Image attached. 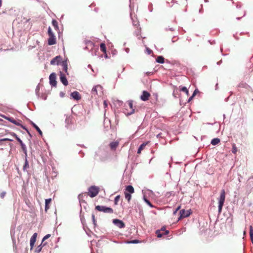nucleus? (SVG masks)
<instances>
[{"label": "nucleus", "instance_id": "7", "mask_svg": "<svg viewBox=\"0 0 253 253\" xmlns=\"http://www.w3.org/2000/svg\"><path fill=\"white\" fill-rule=\"evenodd\" d=\"M113 223L120 228H123L125 227V223L122 220L118 219H114Z\"/></svg>", "mask_w": 253, "mask_h": 253}, {"label": "nucleus", "instance_id": "14", "mask_svg": "<svg viewBox=\"0 0 253 253\" xmlns=\"http://www.w3.org/2000/svg\"><path fill=\"white\" fill-rule=\"evenodd\" d=\"M37 233H34L30 239L31 249H32L36 241Z\"/></svg>", "mask_w": 253, "mask_h": 253}, {"label": "nucleus", "instance_id": "33", "mask_svg": "<svg viewBox=\"0 0 253 253\" xmlns=\"http://www.w3.org/2000/svg\"><path fill=\"white\" fill-rule=\"evenodd\" d=\"M21 146V148H22L23 151L25 153L26 156H27V148H26V145L24 144L22 145Z\"/></svg>", "mask_w": 253, "mask_h": 253}, {"label": "nucleus", "instance_id": "6", "mask_svg": "<svg viewBox=\"0 0 253 253\" xmlns=\"http://www.w3.org/2000/svg\"><path fill=\"white\" fill-rule=\"evenodd\" d=\"M169 233V231L166 229L165 227H163L161 229L158 230L156 231V233L158 238L162 237L164 235H167Z\"/></svg>", "mask_w": 253, "mask_h": 253}, {"label": "nucleus", "instance_id": "19", "mask_svg": "<svg viewBox=\"0 0 253 253\" xmlns=\"http://www.w3.org/2000/svg\"><path fill=\"white\" fill-rule=\"evenodd\" d=\"M136 28V31H135V35L137 36H140L141 34V28L139 27V24L137 23L136 24H134Z\"/></svg>", "mask_w": 253, "mask_h": 253}, {"label": "nucleus", "instance_id": "17", "mask_svg": "<svg viewBox=\"0 0 253 253\" xmlns=\"http://www.w3.org/2000/svg\"><path fill=\"white\" fill-rule=\"evenodd\" d=\"M149 142H145L142 143L139 147L138 151H137V154H140L141 153V151L144 149L145 146L148 144Z\"/></svg>", "mask_w": 253, "mask_h": 253}, {"label": "nucleus", "instance_id": "42", "mask_svg": "<svg viewBox=\"0 0 253 253\" xmlns=\"http://www.w3.org/2000/svg\"><path fill=\"white\" fill-rule=\"evenodd\" d=\"M6 195L5 192H2L0 194V197L1 198H3Z\"/></svg>", "mask_w": 253, "mask_h": 253}, {"label": "nucleus", "instance_id": "27", "mask_svg": "<svg viewBox=\"0 0 253 253\" xmlns=\"http://www.w3.org/2000/svg\"><path fill=\"white\" fill-rule=\"evenodd\" d=\"M32 125L33 126V127L34 128H35V129L39 132L40 134L42 135V131H41L40 128L35 124H34L33 122L32 123Z\"/></svg>", "mask_w": 253, "mask_h": 253}, {"label": "nucleus", "instance_id": "23", "mask_svg": "<svg viewBox=\"0 0 253 253\" xmlns=\"http://www.w3.org/2000/svg\"><path fill=\"white\" fill-rule=\"evenodd\" d=\"M46 245V243H41L40 245L36 249V252L39 253L42 250V247Z\"/></svg>", "mask_w": 253, "mask_h": 253}, {"label": "nucleus", "instance_id": "25", "mask_svg": "<svg viewBox=\"0 0 253 253\" xmlns=\"http://www.w3.org/2000/svg\"><path fill=\"white\" fill-rule=\"evenodd\" d=\"M220 140L219 138H215L213 139L211 141V144L213 145L218 144L220 142Z\"/></svg>", "mask_w": 253, "mask_h": 253}, {"label": "nucleus", "instance_id": "31", "mask_svg": "<svg viewBox=\"0 0 253 253\" xmlns=\"http://www.w3.org/2000/svg\"><path fill=\"white\" fill-rule=\"evenodd\" d=\"M238 151V149H237V148L236 146V144L233 143L232 144V152L233 153V154H236L237 152Z\"/></svg>", "mask_w": 253, "mask_h": 253}, {"label": "nucleus", "instance_id": "34", "mask_svg": "<svg viewBox=\"0 0 253 253\" xmlns=\"http://www.w3.org/2000/svg\"><path fill=\"white\" fill-rule=\"evenodd\" d=\"M120 195H118L115 197V200H114V204L115 205H117L118 204V202L120 200Z\"/></svg>", "mask_w": 253, "mask_h": 253}, {"label": "nucleus", "instance_id": "13", "mask_svg": "<svg viewBox=\"0 0 253 253\" xmlns=\"http://www.w3.org/2000/svg\"><path fill=\"white\" fill-rule=\"evenodd\" d=\"M71 96L75 100H79L81 99V95L79 92L75 91L71 93Z\"/></svg>", "mask_w": 253, "mask_h": 253}, {"label": "nucleus", "instance_id": "51", "mask_svg": "<svg viewBox=\"0 0 253 253\" xmlns=\"http://www.w3.org/2000/svg\"><path fill=\"white\" fill-rule=\"evenodd\" d=\"M19 143H20V145H21V146L22 145L24 144V143H23L22 141H21Z\"/></svg>", "mask_w": 253, "mask_h": 253}, {"label": "nucleus", "instance_id": "50", "mask_svg": "<svg viewBox=\"0 0 253 253\" xmlns=\"http://www.w3.org/2000/svg\"><path fill=\"white\" fill-rule=\"evenodd\" d=\"M108 56H107V53H105V58H108Z\"/></svg>", "mask_w": 253, "mask_h": 253}, {"label": "nucleus", "instance_id": "21", "mask_svg": "<svg viewBox=\"0 0 253 253\" xmlns=\"http://www.w3.org/2000/svg\"><path fill=\"white\" fill-rule=\"evenodd\" d=\"M87 196V194L86 193H81L78 196V199L80 201V202H84V196Z\"/></svg>", "mask_w": 253, "mask_h": 253}, {"label": "nucleus", "instance_id": "30", "mask_svg": "<svg viewBox=\"0 0 253 253\" xmlns=\"http://www.w3.org/2000/svg\"><path fill=\"white\" fill-rule=\"evenodd\" d=\"M52 24L56 30L58 29V22L56 20H53L52 21Z\"/></svg>", "mask_w": 253, "mask_h": 253}, {"label": "nucleus", "instance_id": "28", "mask_svg": "<svg viewBox=\"0 0 253 253\" xmlns=\"http://www.w3.org/2000/svg\"><path fill=\"white\" fill-rule=\"evenodd\" d=\"M250 235L251 237V241L253 243V228L252 226L250 227Z\"/></svg>", "mask_w": 253, "mask_h": 253}, {"label": "nucleus", "instance_id": "43", "mask_svg": "<svg viewBox=\"0 0 253 253\" xmlns=\"http://www.w3.org/2000/svg\"><path fill=\"white\" fill-rule=\"evenodd\" d=\"M1 141H12V139H9V138H3V139H1Z\"/></svg>", "mask_w": 253, "mask_h": 253}, {"label": "nucleus", "instance_id": "10", "mask_svg": "<svg viewBox=\"0 0 253 253\" xmlns=\"http://www.w3.org/2000/svg\"><path fill=\"white\" fill-rule=\"evenodd\" d=\"M150 97V94L147 91L144 90L142 95L140 96V99L144 101H147Z\"/></svg>", "mask_w": 253, "mask_h": 253}, {"label": "nucleus", "instance_id": "46", "mask_svg": "<svg viewBox=\"0 0 253 253\" xmlns=\"http://www.w3.org/2000/svg\"><path fill=\"white\" fill-rule=\"evenodd\" d=\"M171 195V194L169 192L167 193L166 194V196L168 198H169L170 196Z\"/></svg>", "mask_w": 253, "mask_h": 253}, {"label": "nucleus", "instance_id": "15", "mask_svg": "<svg viewBox=\"0 0 253 253\" xmlns=\"http://www.w3.org/2000/svg\"><path fill=\"white\" fill-rule=\"evenodd\" d=\"M7 120H8L10 122L14 124V125L17 126H22V125L19 123V122H20V120H18V121H17L13 118H7Z\"/></svg>", "mask_w": 253, "mask_h": 253}, {"label": "nucleus", "instance_id": "3", "mask_svg": "<svg viewBox=\"0 0 253 253\" xmlns=\"http://www.w3.org/2000/svg\"><path fill=\"white\" fill-rule=\"evenodd\" d=\"M99 192V187L95 186H91L89 187L88 192L86 193L87 195L90 196L91 198H93L98 194Z\"/></svg>", "mask_w": 253, "mask_h": 253}, {"label": "nucleus", "instance_id": "47", "mask_svg": "<svg viewBox=\"0 0 253 253\" xmlns=\"http://www.w3.org/2000/svg\"><path fill=\"white\" fill-rule=\"evenodd\" d=\"M60 95L61 97H63L64 96L65 93L62 92H61Z\"/></svg>", "mask_w": 253, "mask_h": 253}, {"label": "nucleus", "instance_id": "11", "mask_svg": "<svg viewBox=\"0 0 253 253\" xmlns=\"http://www.w3.org/2000/svg\"><path fill=\"white\" fill-rule=\"evenodd\" d=\"M61 59H62V57L61 56H60V55L57 56L51 60L50 64L51 65H55V64L58 65L59 63L60 62Z\"/></svg>", "mask_w": 253, "mask_h": 253}, {"label": "nucleus", "instance_id": "39", "mask_svg": "<svg viewBox=\"0 0 253 253\" xmlns=\"http://www.w3.org/2000/svg\"><path fill=\"white\" fill-rule=\"evenodd\" d=\"M51 236L50 234H47L42 239V243H44V241L49 238Z\"/></svg>", "mask_w": 253, "mask_h": 253}, {"label": "nucleus", "instance_id": "26", "mask_svg": "<svg viewBox=\"0 0 253 253\" xmlns=\"http://www.w3.org/2000/svg\"><path fill=\"white\" fill-rule=\"evenodd\" d=\"M100 49L104 53H106V45L105 43H101L100 45Z\"/></svg>", "mask_w": 253, "mask_h": 253}, {"label": "nucleus", "instance_id": "36", "mask_svg": "<svg viewBox=\"0 0 253 253\" xmlns=\"http://www.w3.org/2000/svg\"><path fill=\"white\" fill-rule=\"evenodd\" d=\"M145 202L151 208H153L154 206L151 203V202L146 198H144Z\"/></svg>", "mask_w": 253, "mask_h": 253}, {"label": "nucleus", "instance_id": "40", "mask_svg": "<svg viewBox=\"0 0 253 253\" xmlns=\"http://www.w3.org/2000/svg\"><path fill=\"white\" fill-rule=\"evenodd\" d=\"M128 243H131V244H137V243H140V241L138 240H131L129 242H128Z\"/></svg>", "mask_w": 253, "mask_h": 253}, {"label": "nucleus", "instance_id": "20", "mask_svg": "<svg viewBox=\"0 0 253 253\" xmlns=\"http://www.w3.org/2000/svg\"><path fill=\"white\" fill-rule=\"evenodd\" d=\"M61 65L63 67V70L66 72L67 73V70H68V64L67 61H63L61 63Z\"/></svg>", "mask_w": 253, "mask_h": 253}, {"label": "nucleus", "instance_id": "44", "mask_svg": "<svg viewBox=\"0 0 253 253\" xmlns=\"http://www.w3.org/2000/svg\"><path fill=\"white\" fill-rule=\"evenodd\" d=\"M197 91H198L197 89H196V90L194 91V92H193V93L192 96L189 98V100H190V99H191L193 98V97L194 96H195V94H196V92H197Z\"/></svg>", "mask_w": 253, "mask_h": 253}, {"label": "nucleus", "instance_id": "18", "mask_svg": "<svg viewBox=\"0 0 253 253\" xmlns=\"http://www.w3.org/2000/svg\"><path fill=\"white\" fill-rule=\"evenodd\" d=\"M51 202V199H47L45 201V211L46 212L47 210L49 209V204Z\"/></svg>", "mask_w": 253, "mask_h": 253}, {"label": "nucleus", "instance_id": "5", "mask_svg": "<svg viewBox=\"0 0 253 253\" xmlns=\"http://www.w3.org/2000/svg\"><path fill=\"white\" fill-rule=\"evenodd\" d=\"M95 209L99 211H102L105 213H112L113 212V210L112 208L105 206H96Z\"/></svg>", "mask_w": 253, "mask_h": 253}, {"label": "nucleus", "instance_id": "9", "mask_svg": "<svg viewBox=\"0 0 253 253\" xmlns=\"http://www.w3.org/2000/svg\"><path fill=\"white\" fill-rule=\"evenodd\" d=\"M191 213V210H182L180 211V217L179 218H182L188 217Z\"/></svg>", "mask_w": 253, "mask_h": 253}, {"label": "nucleus", "instance_id": "16", "mask_svg": "<svg viewBox=\"0 0 253 253\" xmlns=\"http://www.w3.org/2000/svg\"><path fill=\"white\" fill-rule=\"evenodd\" d=\"M128 106H129L130 109L131 110V111L130 113H128V115H130L134 113L135 109L134 108L133 101L132 100H129L128 101Z\"/></svg>", "mask_w": 253, "mask_h": 253}, {"label": "nucleus", "instance_id": "37", "mask_svg": "<svg viewBox=\"0 0 253 253\" xmlns=\"http://www.w3.org/2000/svg\"><path fill=\"white\" fill-rule=\"evenodd\" d=\"M180 90L183 91V92H185L187 94H188V90L187 89V88L184 86V87H182L181 89H180Z\"/></svg>", "mask_w": 253, "mask_h": 253}, {"label": "nucleus", "instance_id": "4", "mask_svg": "<svg viewBox=\"0 0 253 253\" xmlns=\"http://www.w3.org/2000/svg\"><path fill=\"white\" fill-rule=\"evenodd\" d=\"M48 34L49 36V39L48 40V44L49 45L55 44L56 43V38L55 36L54 35V34L52 32L50 27H49L48 29Z\"/></svg>", "mask_w": 253, "mask_h": 253}, {"label": "nucleus", "instance_id": "41", "mask_svg": "<svg viewBox=\"0 0 253 253\" xmlns=\"http://www.w3.org/2000/svg\"><path fill=\"white\" fill-rule=\"evenodd\" d=\"M91 217H92V219L93 224L94 225H95L96 224V220H95V217L94 214H92L91 215Z\"/></svg>", "mask_w": 253, "mask_h": 253}, {"label": "nucleus", "instance_id": "38", "mask_svg": "<svg viewBox=\"0 0 253 253\" xmlns=\"http://www.w3.org/2000/svg\"><path fill=\"white\" fill-rule=\"evenodd\" d=\"M146 52L149 55L153 53V51L147 47L146 48Z\"/></svg>", "mask_w": 253, "mask_h": 253}, {"label": "nucleus", "instance_id": "29", "mask_svg": "<svg viewBox=\"0 0 253 253\" xmlns=\"http://www.w3.org/2000/svg\"><path fill=\"white\" fill-rule=\"evenodd\" d=\"M98 87H100V86H96L93 87V88L92 89V90H91V92H92V94H93V95H97V89Z\"/></svg>", "mask_w": 253, "mask_h": 253}, {"label": "nucleus", "instance_id": "12", "mask_svg": "<svg viewBox=\"0 0 253 253\" xmlns=\"http://www.w3.org/2000/svg\"><path fill=\"white\" fill-rule=\"evenodd\" d=\"M60 79L61 82L64 85L67 86L68 84V82L64 74L62 73H60Z\"/></svg>", "mask_w": 253, "mask_h": 253}, {"label": "nucleus", "instance_id": "45", "mask_svg": "<svg viewBox=\"0 0 253 253\" xmlns=\"http://www.w3.org/2000/svg\"><path fill=\"white\" fill-rule=\"evenodd\" d=\"M103 104H104V107H106L108 106L107 101H106V100L104 101Z\"/></svg>", "mask_w": 253, "mask_h": 253}, {"label": "nucleus", "instance_id": "35", "mask_svg": "<svg viewBox=\"0 0 253 253\" xmlns=\"http://www.w3.org/2000/svg\"><path fill=\"white\" fill-rule=\"evenodd\" d=\"M29 164H28V162L27 160V158H26L25 159V164H24V166L23 167V169H26L28 168H29Z\"/></svg>", "mask_w": 253, "mask_h": 253}, {"label": "nucleus", "instance_id": "1", "mask_svg": "<svg viewBox=\"0 0 253 253\" xmlns=\"http://www.w3.org/2000/svg\"><path fill=\"white\" fill-rule=\"evenodd\" d=\"M134 192V189L131 185H128L126 187L124 194L125 198L126 199L128 203H129L131 199V194H133Z\"/></svg>", "mask_w": 253, "mask_h": 253}, {"label": "nucleus", "instance_id": "48", "mask_svg": "<svg viewBox=\"0 0 253 253\" xmlns=\"http://www.w3.org/2000/svg\"><path fill=\"white\" fill-rule=\"evenodd\" d=\"M66 121H71V118L70 117H68L66 120Z\"/></svg>", "mask_w": 253, "mask_h": 253}, {"label": "nucleus", "instance_id": "24", "mask_svg": "<svg viewBox=\"0 0 253 253\" xmlns=\"http://www.w3.org/2000/svg\"><path fill=\"white\" fill-rule=\"evenodd\" d=\"M156 60L159 63H164L165 62V58L162 56H158Z\"/></svg>", "mask_w": 253, "mask_h": 253}, {"label": "nucleus", "instance_id": "49", "mask_svg": "<svg viewBox=\"0 0 253 253\" xmlns=\"http://www.w3.org/2000/svg\"><path fill=\"white\" fill-rule=\"evenodd\" d=\"M180 206H179V207H178L176 209V210H175V211H174V212H177V211L180 209Z\"/></svg>", "mask_w": 253, "mask_h": 253}, {"label": "nucleus", "instance_id": "32", "mask_svg": "<svg viewBox=\"0 0 253 253\" xmlns=\"http://www.w3.org/2000/svg\"><path fill=\"white\" fill-rule=\"evenodd\" d=\"M10 135H11L12 136H13V137H14L16 140L20 143L21 141H22V140L20 139V138H19L18 137V136L17 135V134L14 132H10Z\"/></svg>", "mask_w": 253, "mask_h": 253}, {"label": "nucleus", "instance_id": "22", "mask_svg": "<svg viewBox=\"0 0 253 253\" xmlns=\"http://www.w3.org/2000/svg\"><path fill=\"white\" fill-rule=\"evenodd\" d=\"M118 145H119L118 142H117V141L112 142L110 144V147L111 149L115 150L118 147Z\"/></svg>", "mask_w": 253, "mask_h": 253}, {"label": "nucleus", "instance_id": "52", "mask_svg": "<svg viewBox=\"0 0 253 253\" xmlns=\"http://www.w3.org/2000/svg\"><path fill=\"white\" fill-rule=\"evenodd\" d=\"M161 233H164V231H161Z\"/></svg>", "mask_w": 253, "mask_h": 253}, {"label": "nucleus", "instance_id": "2", "mask_svg": "<svg viewBox=\"0 0 253 253\" xmlns=\"http://www.w3.org/2000/svg\"><path fill=\"white\" fill-rule=\"evenodd\" d=\"M225 200V191L224 189L222 190L220 197L218 199V212H221Z\"/></svg>", "mask_w": 253, "mask_h": 253}, {"label": "nucleus", "instance_id": "8", "mask_svg": "<svg viewBox=\"0 0 253 253\" xmlns=\"http://www.w3.org/2000/svg\"><path fill=\"white\" fill-rule=\"evenodd\" d=\"M49 82L50 84L53 86H56L57 82L56 81V74L54 73H51L49 76Z\"/></svg>", "mask_w": 253, "mask_h": 253}]
</instances>
